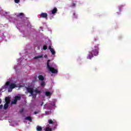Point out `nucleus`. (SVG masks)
<instances>
[{
    "label": "nucleus",
    "mask_w": 131,
    "mask_h": 131,
    "mask_svg": "<svg viewBox=\"0 0 131 131\" xmlns=\"http://www.w3.org/2000/svg\"><path fill=\"white\" fill-rule=\"evenodd\" d=\"M98 55H99V45L94 46V49H93L91 52H89V54H88L87 56V59L91 60L94 56H98Z\"/></svg>",
    "instance_id": "f257e3e1"
},
{
    "label": "nucleus",
    "mask_w": 131,
    "mask_h": 131,
    "mask_svg": "<svg viewBox=\"0 0 131 131\" xmlns=\"http://www.w3.org/2000/svg\"><path fill=\"white\" fill-rule=\"evenodd\" d=\"M27 91L28 93L31 94V96H32L33 99H35V98H36L37 94H39V95L41 94V91H39L38 89L34 90L33 88H27Z\"/></svg>",
    "instance_id": "f03ea898"
},
{
    "label": "nucleus",
    "mask_w": 131,
    "mask_h": 131,
    "mask_svg": "<svg viewBox=\"0 0 131 131\" xmlns=\"http://www.w3.org/2000/svg\"><path fill=\"white\" fill-rule=\"evenodd\" d=\"M50 62H51V60L48 59L47 63V69L49 71H50V72H51L53 74H57V73H58V70L55 69L54 68L51 67L50 66Z\"/></svg>",
    "instance_id": "7ed1b4c3"
},
{
    "label": "nucleus",
    "mask_w": 131,
    "mask_h": 131,
    "mask_svg": "<svg viewBox=\"0 0 131 131\" xmlns=\"http://www.w3.org/2000/svg\"><path fill=\"white\" fill-rule=\"evenodd\" d=\"M21 100V96H16L14 97V100L11 102L12 104H17V101H20Z\"/></svg>",
    "instance_id": "20e7f679"
},
{
    "label": "nucleus",
    "mask_w": 131,
    "mask_h": 131,
    "mask_svg": "<svg viewBox=\"0 0 131 131\" xmlns=\"http://www.w3.org/2000/svg\"><path fill=\"white\" fill-rule=\"evenodd\" d=\"M10 81H7L6 83V85L7 86H8V85H9V88H11V89H15V88H17V86L15 85V83H12L11 84H10Z\"/></svg>",
    "instance_id": "39448f33"
},
{
    "label": "nucleus",
    "mask_w": 131,
    "mask_h": 131,
    "mask_svg": "<svg viewBox=\"0 0 131 131\" xmlns=\"http://www.w3.org/2000/svg\"><path fill=\"white\" fill-rule=\"evenodd\" d=\"M40 17L41 18H48V13H42L40 14Z\"/></svg>",
    "instance_id": "423d86ee"
},
{
    "label": "nucleus",
    "mask_w": 131,
    "mask_h": 131,
    "mask_svg": "<svg viewBox=\"0 0 131 131\" xmlns=\"http://www.w3.org/2000/svg\"><path fill=\"white\" fill-rule=\"evenodd\" d=\"M48 49L50 50V52H51V54L53 55H55V54H56V51H55L54 49L52 48V46H49Z\"/></svg>",
    "instance_id": "0eeeda50"
},
{
    "label": "nucleus",
    "mask_w": 131,
    "mask_h": 131,
    "mask_svg": "<svg viewBox=\"0 0 131 131\" xmlns=\"http://www.w3.org/2000/svg\"><path fill=\"white\" fill-rule=\"evenodd\" d=\"M38 79L39 80H40L41 81H42L43 80H45V77H43V76L40 75L38 76Z\"/></svg>",
    "instance_id": "6e6552de"
},
{
    "label": "nucleus",
    "mask_w": 131,
    "mask_h": 131,
    "mask_svg": "<svg viewBox=\"0 0 131 131\" xmlns=\"http://www.w3.org/2000/svg\"><path fill=\"white\" fill-rule=\"evenodd\" d=\"M57 12H58V9L57 8L55 7L51 11L52 14H56L57 13Z\"/></svg>",
    "instance_id": "1a4fd4ad"
},
{
    "label": "nucleus",
    "mask_w": 131,
    "mask_h": 131,
    "mask_svg": "<svg viewBox=\"0 0 131 131\" xmlns=\"http://www.w3.org/2000/svg\"><path fill=\"white\" fill-rule=\"evenodd\" d=\"M16 16L18 18L19 17H21V18H24V13L21 12L20 13H19L18 14H17L16 15Z\"/></svg>",
    "instance_id": "9d476101"
},
{
    "label": "nucleus",
    "mask_w": 131,
    "mask_h": 131,
    "mask_svg": "<svg viewBox=\"0 0 131 131\" xmlns=\"http://www.w3.org/2000/svg\"><path fill=\"white\" fill-rule=\"evenodd\" d=\"M5 102H6V104H10V98L6 97L5 98Z\"/></svg>",
    "instance_id": "9b49d317"
},
{
    "label": "nucleus",
    "mask_w": 131,
    "mask_h": 131,
    "mask_svg": "<svg viewBox=\"0 0 131 131\" xmlns=\"http://www.w3.org/2000/svg\"><path fill=\"white\" fill-rule=\"evenodd\" d=\"M26 120H28L29 121H32V118L30 116H28L25 118Z\"/></svg>",
    "instance_id": "f8f14e48"
},
{
    "label": "nucleus",
    "mask_w": 131,
    "mask_h": 131,
    "mask_svg": "<svg viewBox=\"0 0 131 131\" xmlns=\"http://www.w3.org/2000/svg\"><path fill=\"white\" fill-rule=\"evenodd\" d=\"M8 107H9V104L5 103L4 105V110H7V109H8Z\"/></svg>",
    "instance_id": "ddd939ff"
},
{
    "label": "nucleus",
    "mask_w": 131,
    "mask_h": 131,
    "mask_svg": "<svg viewBox=\"0 0 131 131\" xmlns=\"http://www.w3.org/2000/svg\"><path fill=\"white\" fill-rule=\"evenodd\" d=\"M36 130H37V131H41V130H42V128L41 127V126H37V127H36Z\"/></svg>",
    "instance_id": "4468645a"
},
{
    "label": "nucleus",
    "mask_w": 131,
    "mask_h": 131,
    "mask_svg": "<svg viewBox=\"0 0 131 131\" xmlns=\"http://www.w3.org/2000/svg\"><path fill=\"white\" fill-rule=\"evenodd\" d=\"M45 131H52V128H49V127H46V128L45 129Z\"/></svg>",
    "instance_id": "2eb2a0df"
},
{
    "label": "nucleus",
    "mask_w": 131,
    "mask_h": 131,
    "mask_svg": "<svg viewBox=\"0 0 131 131\" xmlns=\"http://www.w3.org/2000/svg\"><path fill=\"white\" fill-rule=\"evenodd\" d=\"M75 6H76V2L73 1L72 2V4L71 5V7H75Z\"/></svg>",
    "instance_id": "dca6fc26"
},
{
    "label": "nucleus",
    "mask_w": 131,
    "mask_h": 131,
    "mask_svg": "<svg viewBox=\"0 0 131 131\" xmlns=\"http://www.w3.org/2000/svg\"><path fill=\"white\" fill-rule=\"evenodd\" d=\"M48 122L49 123V124H54V122L53 121V120L50 119L48 120Z\"/></svg>",
    "instance_id": "f3484780"
},
{
    "label": "nucleus",
    "mask_w": 131,
    "mask_h": 131,
    "mask_svg": "<svg viewBox=\"0 0 131 131\" xmlns=\"http://www.w3.org/2000/svg\"><path fill=\"white\" fill-rule=\"evenodd\" d=\"M40 58H42V55H39V56H36L34 58V59H39Z\"/></svg>",
    "instance_id": "a211bd4d"
},
{
    "label": "nucleus",
    "mask_w": 131,
    "mask_h": 131,
    "mask_svg": "<svg viewBox=\"0 0 131 131\" xmlns=\"http://www.w3.org/2000/svg\"><path fill=\"white\" fill-rule=\"evenodd\" d=\"M46 96L49 97V96H51V92H46Z\"/></svg>",
    "instance_id": "6ab92c4d"
},
{
    "label": "nucleus",
    "mask_w": 131,
    "mask_h": 131,
    "mask_svg": "<svg viewBox=\"0 0 131 131\" xmlns=\"http://www.w3.org/2000/svg\"><path fill=\"white\" fill-rule=\"evenodd\" d=\"M41 86H45L46 85V83L43 81H41L40 83Z\"/></svg>",
    "instance_id": "aec40b11"
},
{
    "label": "nucleus",
    "mask_w": 131,
    "mask_h": 131,
    "mask_svg": "<svg viewBox=\"0 0 131 131\" xmlns=\"http://www.w3.org/2000/svg\"><path fill=\"white\" fill-rule=\"evenodd\" d=\"M47 49H48V46H47V45H44L43 46V50L44 51H46V50H47Z\"/></svg>",
    "instance_id": "412c9836"
},
{
    "label": "nucleus",
    "mask_w": 131,
    "mask_h": 131,
    "mask_svg": "<svg viewBox=\"0 0 131 131\" xmlns=\"http://www.w3.org/2000/svg\"><path fill=\"white\" fill-rule=\"evenodd\" d=\"M12 91H13L12 89L10 88V87L8 88V92L9 93H11V92H12Z\"/></svg>",
    "instance_id": "4be33fe9"
},
{
    "label": "nucleus",
    "mask_w": 131,
    "mask_h": 131,
    "mask_svg": "<svg viewBox=\"0 0 131 131\" xmlns=\"http://www.w3.org/2000/svg\"><path fill=\"white\" fill-rule=\"evenodd\" d=\"M14 2L16 4H18L20 2V0H14Z\"/></svg>",
    "instance_id": "5701e85b"
},
{
    "label": "nucleus",
    "mask_w": 131,
    "mask_h": 131,
    "mask_svg": "<svg viewBox=\"0 0 131 131\" xmlns=\"http://www.w3.org/2000/svg\"><path fill=\"white\" fill-rule=\"evenodd\" d=\"M74 18H77V16H76V14L75 13H73Z\"/></svg>",
    "instance_id": "b1692460"
},
{
    "label": "nucleus",
    "mask_w": 131,
    "mask_h": 131,
    "mask_svg": "<svg viewBox=\"0 0 131 131\" xmlns=\"http://www.w3.org/2000/svg\"><path fill=\"white\" fill-rule=\"evenodd\" d=\"M23 111H24V108H22L19 111V112H20V113H22V112H23Z\"/></svg>",
    "instance_id": "393cba45"
},
{
    "label": "nucleus",
    "mask_w": 131,
    "mask_h": 131,
    "mask_svg": "<svg viewBox=\"0 0 131 131\" xmlns=\"http://www.w3.org/2000/svg\"><path fill=\"white\" fill-rule=\"evenodd\" d=\"M2 108H4V105L3 104L0 105V110H2Z\"/></svg>",
    "instance_id": "a878e982"
},
{
    "label": "nucleus",
    "mask_w": 131,
    "mask_h": 131,
    "mask_svg": "<svg viewBox=\"0 0 131 131\" xmlns=\"http://www.w3.org/2000/svg\"><path fill=\"white\" fill-rule=\"evenodd\" d=\"M50 124H48L47 125H46V127H48V128H50Z\"/></svg>",
    "instance_id": "bb28decb"
},
{
    "label": "nucleus",
    "mask_w": 131,
    "mask_h": 131,
    "mask_svg": "<svg viewBox=\"0 0 131 131\" xmlns=\"http://www.w3.org/2000/svg\"><path fill=\"white\" fill-rule=\"evenodd\" d=\"M38 114V112H34V114Z\"/></svg>",
    "instance_id": "cd10ccee"
},
{
    "label": "nucleus",
    "mask_w": 131,
    "mask_h": 131,
    "mask_svg": "<svg viewBox=\"0 0 131 131\" xmlns=\"http://www.w3.org/2000/svg\"><path fill=\"white\" fill-rule=\"evenodd\" d=\"M42 105H43V102H42V103L40 104V106H42Z\"/></svg>",
    "instance_id": "c85d7f7f"
},
{
    "label": "nucleus",
    "mask_w": 131,
    "mask_h": 131,
    "mask_svg": "<svg viewBox=\"0 0 131 131\" xmlns=\"http://www.w3.org/2000/svg\"><path fill=\"white\" fill-rule=\"evenodd\" d=\"M0 104H2V99L0 98Z\"/></svg>",
    "instance_id": "c756f323"
},
{
    "label": "nucleus",
    "mask_w": 131,
    "mask_h": 131,
    "mask_svg": "<svg viewBox=\"0 0 131 131\" xmlns=\"http://www.w3.org/2000/svg\"><path fill=\"white\" fill-rule=\"evenodd\" d=\"M45 58H47V55H45Z\"/></svg>",
    "instance_id": "7c9ffc66"
}]
</instances>
